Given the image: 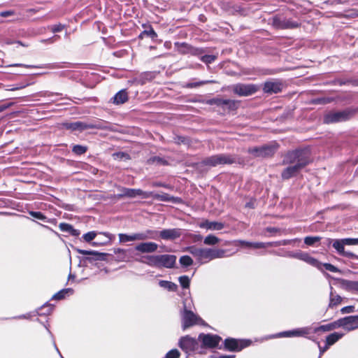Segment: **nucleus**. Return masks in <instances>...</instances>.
I'll return each mask as SVG.
<instances>
[{"label":"nucleus","mask_w":358,"mask_h":358,"mask_svg":"<svg viewBox=\"0 0 358 358\" xmlns=\"http://www.w3.org/2000/svg\"><path fill=\"white\" fill-rule=\"evenodd\" d=\"M13 66H23L28 69H38L40 68L39 66L37 65H27V64H15L12 65Z\"/></svg>","instance_id":"obj_55"},{"label":"nucleus","mask_w":358,"mask_h":358,"mask_svg":"<svg viewBox=\"0 0 358 358\" xmlns=\"http://www.w3.org/2000/svg\"><path fill=\"white\" fill-rule=\"evenodd\" d=\"M199 340L206 347L215 348L219 344L221 338L216 335L201 334L199 336Z\"/></svg>","instance_id":"obj_13"},{"label":"nucleus","mask_w":358,"mask_h":358,"mask_svg":"<svg viewBox=\"0 0 358 358\" xmlns=\"http://www.w3.org/2000/svg\"><path fill=\"white\" fill-rule=\"evenodd\" d=\"M76 251L78 253L83 255H90V257H87L86 260L91 263L95 261H103L108 256V254L106 253L99 252L93 250L76 249Z\"/></svg>","instance_id":"obj_12"},{"label":"nucleus","mask_w":358,"mask_h":358,"mask_svg":"<svg viewBox=\"0 0 358 358\" xmlns=\"http://www.w3.org/2000/svg\"><path fill=\"white\" fill-rule=\"evenodd\" d=\"M129 190V188H122L121 189V193L118 194L119 197H126V191Z\"/></svg>","instance_id":"obj_58"},{"label":"nucleus","mask_w":358,"mask_h":358,"mask_svg":"<svg viewBox=\"0 0 358 358\" xmlns=\"http://www.w3.org/2000/svg\"><path fill=\"white\" fill-rule=\"evenodd\" d=\"M341 301H342L341 296L339 295H337V294H334V293L331 291L330 293V301H329V307L333 308V307L340 304L341 303Z\"/></svg>","instance_id":"obj_34"},{"label":"nucleus","mask_w":358,"mask_h":358,"mask_svg":"<svg viewBox=\"0 0 358 358\" xmlns=\"http://www.w3.org/2000/svg\"><path fill=\"white\" fill-rule=\"evenodd\" d=\"M290 159L289 165L282 173V177L285 180L294 176L301 169L310 163L306 158Z\"/></svg>","instance_id":"obj_4"},{"label":"nucleus","mask_w":358,"mask_h":358,"mask_svg":"<svg viewBox=\"0 0 358 358\" xmlns=\"http://www.w3.org/2000/svg\"><path fill=\"white\" fill-rule=\"evenodd\" d=\"M13 105V103L10 102L8 103L1 104L0 105V113L3 112V110H6L7 108L11 107Z\"/></svg>","instance_id":"obj_56"},{"label":"nucleus","mask_w":358,"mask_h":358,"mask_svg":"<svg viewBox=\"0 0 358 358\" xmlns=\"http://www.w3.org/2000/svg\"><path fill=\"white\" fill-rule=\"evenodd\" d=\"M150 197H152L158 201L171 202L173 203H178L182 201V200L180 198L174 197V196H171L166 193L153 194L152 192V196Z\"/></svg>","instance_id":"obj_19"},{"label":"nucleus","mask_w":358,"mask_h":358,"mask_svg":"<svg viewBox=\"0 0 358 358\" xmlns=\"http://www.w3.org/2000/svg\"><path fill=\"white\" fill-rule=\"evenodd\" d=\"M69 291V289L62 290L54 295L53 298L55 299H62L64 297V294Z\"/></svg>","instance_id":"obj_54"},{"label":"nucleus","mask_w":358,"mask_h":358,"mask_svg":"<svg viewBox=\"0 0 358 358\" xmlns=\"http://www.w3.org/2000/svg\"><path fill=\"white\" fill-rule=\"evenodd\" d=\"M343 334H340L338 332H334L333 334H329L327 337L326 346L322 350H321V352H324L329 348V346L334 344L336 341H338L340 338H341L343 337Z\"/></svg>","instance_id":"obj_26"},{"label":"nucleus","mask_w":358,"mask_h":358,"mask_svg":"<svg viewBox=\"0 0 358 358\" xmlns=\"http://www.w3.org/2000/svg\"><path fill=\"white\" fill-rule=\"evenodd\" d=\"M331 101L330 98L322 97V98H316L311 101V103L313 104H327L329 103Z\"/></svg>","instance_id":"obj_42"},{"label":"nucleus","mask_w":358,"mask_h":358,"mask_svg":"<svg viewBox=\"0 0 358 358\" xmlns=\"http://www.w3.org/2000/svg\"><path fill=\"white\" fill-rule=\"evenodd\" d=\"M193 255L195 259L201 264H206L215 259L225 257V250L215 248H200L196 245L189 246L184 249Z\"/></svg>","instance_id":"obj_1"},{"label":"nucleus","mask_w":358,"mask_h":358,"mask_svg":"<svg viewBox=\"0 0 358 358\" xmlns=\"http://www.w3.org/2000/svg\"><path fill=\"white\" fill-rule=\"evenodd\" d=\"M157 232V236H159L162 239L166 241L175 240L181 235V231L179 229H166Z\"/></svg>","instance_id":"obj_14"},{"label":"nucleus","mask_w":358,"mask_h":358,"mask_svg":"<svg viewBox=\"0 0 358 358\" xmlns=\"http://www.w3.org/2000/svg\"><path fill=\"white\" fill-rule=\"evenodd\" d=\"M299 27V24L289 20H285L282 22V27L283 29H294Z\"/></svg>","instance_id":"obj_38"},{"label":"nucleus","mask_w":358,"mask_h":358,"mask_svg":"<svg viewBox=\"0 0 358 358\" xmlns=\"http://www.w3.org/2000/svg\"><path fill=\"white\" fill-rule=\"evenodd\" d=\"M121 155L120 157H129L127 154H125L124 152H122V153H114L113 155V157H119V155Z\"/></svg>","instance_id":"obj_61"},{"label":"nucleus","mask_w":358,"mask_h":358,"mask_svg":"<svg viewBox=\"0 0 358 358\" xmlns=\"http://www.w3.org/2000/svg\"><path fill=\"white\" fill-rule=\"evenodd\" d=\"M140 262L152 267L171 268L176 264V256L173 255H148Z\"/></svg>","instance_id":"obj_2"},{"label":"nucleus","mask_w":358,"mask_h":358,"mask_svg":"<svg viewBox=\"0 0 358 358\" xmlns=\"http://www.w3.org/2000/svg\"><path fill=\"white\" fill-rule=\"evenodd\" d=\"M96 236V233L95 231H90L87 234H85L83 236V238L86 242H90L91 241L94 239Z\"/></svg>","instance_id":"obj_47"},{"label":"nucleus","mask_w":358,"mask_h":358,"mask_svg":"<svg viewBox=\"0 0 358 358\" xmlns=\"http://www.w3.org/2000/svg\"><path fill=\"white\" fill-rule=\"evenodd\" d=\"M64 26L62 24H55L51 27V31L53 33L60 32L63 30Z\"/></svg>","instance_id":"obj_51"},{"label":"nucleus","mask_w":358,"mask_h":358,"mask_svg":"<svg viewBox=\"0 0 358 358\" xmlns=\"http://www.w3.org/2000/svg\"><path fill=\"white\" fill-rule=\"evenodd\" d=\"M331 241L333 242V247L336 250L339 255L348 258H355L358 259V255H356L352 252L345 251L344 248L345 245H358V238L336 239Z\"/></svg>","instance_id":"obj_5"},{"label":"nucleus","mask_w":358,"mask_h":358,"mask_svg":"<svg viewBox=\"0 0 358 358\" xmlns=\"http://www.w3.org/2000/svg\"><path fill=\"white\" fill-rule=\"evenodd\" d=\"M220 241V238H218L217 236L210 234L204 238L203 243L207 245H215L219 243Z\"/></svg>","instance_id":"obj_35"},{"label":"nucleus","mask_w":358,"mask_h":358,"mask_svg":"<svg viewBox=\"0 0 358 358\" xmlns=\"http://www.w3.org/2000/svg\"><path fill=\"white\" fill-rule=\"evenodd\" d=\"M174 142L178 145L180 144H188L189 139L187 137L182 136H176L173 138Z\"/></svg>","instance_id":"obj_44"},{"label":"nucleus","mask_w":358,"mask_h":358,"mask_svg":"<svg viewBox=\"0 0 358 358\" xmlns=\"http://www.w3.org/2000/svg\"><path fill=\"white\" fill-rule=\"evenodd\" d=\"M29 215H31L33 217L38 220H45L46 219V217L41 212L31 211L29 212Z\"/></svg>","instance_id":"obj_50"},{"label":"nucleus","mask_w":358,"mask_h":358,"mask_svg":"<svg viewBox=\"0 0 358 358\" xmlns=\"http://www.w3.org/2000/svg\"><path fill=\"white\" fill-rule=\"evenodd\" d=\"M339 327L338 326V321L336 320L331 324H328L326 325H322L320 327H317L315 329V332H317L318 331H329L333 329H335L336 328Z\"/></svg>","instance_id":"obj_32"},{"label":"nucleus","mask_w":358,"mask_h":358,"mask_svg":"<svg viewBox=\"0 0 358 358\" xmlns=\"http://www.w3.org/2000/svg\"><path fill=\"white\" fill-rule=\"evenodd\" d=\"M309 328H301L293 331L283 332L282 334L286 336H303L308 334L310 331Z\"/></svg>","instance_id":"obj_29"},{"label":"nucleus","mask_w":358,"mask_h":358,"mask_svg":"<svg viewBox=\"0 0 358 358\" xmlns=\"http://www.w3.org/2000/svg\"><path fill=\"white\" fill-rule=\"evenodd\" d=\"M355 307L352 306H345L341 308V312L343 314L353 313Z\"/></svg>","instance_id":"obj_52"},{"label":"nucleus","mask_w":358,"mask_h":358,"mask_svg":"<svg viewBox=\"0 0 358 358\" xmlns=\"http://www.w3.org/2000/svg\"><path fill=\"white\" fill-rule=\"evenodd\" d=\"M259 90V87L257 85L249 83H237L232 86V91L234 94L239 96H249Z\"/></svg>","instance_id":"obj_9"},{"label":"nucleus","mask_w":358,"mask_h":358,"mask_svg":"<svg viewBox=\"0 0 358 358\" xmlns=\"http://www.w3.org/2000/svg\"><path fill=\"white\" fill-rule=\"evenodd\" d=\"M224 345L230 351H240L247 346L248 343H245L243 341L239 342L234 338H227L224 341Z\"/></svg>","instance_id":"obj_18"},{"label":"nucleus","mask_w":358,"mask_h":358,"mask_svg":"<svg viewBox=\"0 0 358 358\" xmlns=\"http://www.w3.org/2000/svg\"><path fill=\"white\" fill-rule=\"evenodd\" d=\"M153 186H164V185H162L161 183H153Z\"/></svg>","instance_id":"obj_64"},{"label":"nucleus","mask_w":358,"mask_h":358,"mask_svg":"<svg viewBox=\"0 0 358 358\" xmlns=\"http://www.w3.org/2000/svg\"><path fill=\"white\" fill-rule=\"evenodd\" d=\"M239 103L240 101L238 100L224 99L223 106H226L229 110H236L239 107Z\"/></svg>","instance_id":"obj_31"},{"label":"nucleus","mask_w":358,"mask_h":358,"mask_svg":"<svg viewBox=\"0 0 358 358\" xmlns=\"http://www.w3.org/2000/svg\"><path fill=\"white\" fill-rule=\"evenodd\" d=\"M157 231L146 230L143 232L134 233L131 235L125 234H119V240L121 243L131 242L135 241H145L147 239L157 238Z\"/></svg>","instance_id":"obj_6"},{"label":"nucleus","mask_w":358,"mask_h":358,"mask_svg":"<svg viewBox=\"0 0 358 358\" xmlns=\"http://www.w3.org/2000/svg\"><path fill=\"white\" fill-rule=\"evenodd\" d=\"M179 282L183 288H188L189 286V278L187 275L180 276Z\"/></svg>","instance_id":"obj_46"},{"label":"nucleus","mask_w":358,"mask_h":358,"mask_svg":"<svg viewBox=\"0 0 358 358\" xmlns=\"http://www.w3.org/2000/svg\"><path fill=\"white\" fill-rule=\"evenodd\" d=\"M158 245L154 242H141L136 245L135 250L141 253H152L157 251Z\"/></svg>","instance_id":"obj_15"},{"label":"nucleus","mask_w":358,"mask_h":358,"mask_svg":"<svg viewBox=\"0 0 358 358\" xmlns=\"http://www.w3.org/2000/svg\"><path fill=\"white\" fill-rule=\"evenodd\" d=\"M179 345L182 349L187 352L192 351L196 348L197 343L194 338L189 336H186L180 340Z\"/></svg>","instance_id":"obj_17"},{"label":"nucleus","mask_w":358,"mask_h":358,"mask_svg":"<svg viewBox=\"0 0 358 358\" xmlns=\"http://www.w3.org/2000/svg\"><path fill=\"white\" fill-rule=\"evenodd\" d=\"M294 257H295L299 259H301L314 266H318V265H319V262H317V260L315 259V258L310 257L307 253L297 254V255H294Z\"/></svg>","instance_id":"obj_27"},{"label":"nucleus","mask_w":358,"mask_h":358,"mask_svg":"<svg viewBox=\"0 0 358 358\" xmlns=\"http://www.w3.org/2000/svg\"><path fill=\"white\" fill-rule=\"evenodd\" d=\"M13 14V12H12V11H3V12L1 13V16L6 17L10 16Z\"/></svg>","instance_id":"obj_57"},{"label":"nucleus","mask_w":358,"mask_h":358,"mask_svg":"<svg viewBox=\"0 0 358 358\" xmlns=\"http://www.w3.org/2000/svg\"><path fill=\"white\" fill-rule=\"evenodd\" d=\"M179 262L184 266H189L193 264V259L188 255L182 256Z\"/></svg>","instance_id":"obj_41"},{"label":"nucleus","mask_w":358,"mask_h":358,"mask_svg":"<svg viewBox=\"0 0 358 358\" xmlns=\"http://www.w3.org/2000/svg\"><path fill=\"white\" fill-rule=\"evenodd\" d=\"M216 59H217V57L215 55H205L201 56V57H200V60L206 64H209L214 62Z\"/></svg>","instance_id":"obj_40"},{"label":"nucleus","mask_w":358,"mask_h":358,"mask_svg":"<svg viewBox=\"0 0 358 358\" xmlns=\"http://www.w3.org/2000/svg\"><path fill=\"white\" fill-rule=\"evenodd\" d=\"M206 164H210L211 166L217 164H232L234 160L232 158H213V160H208L205 162Z\"/></svg>","instance_id":"obj_30"},{"label":"nucleus","mask_w":358,"mask_h":358,"mask_svg":"<svg viewBox=\"0 0 358 358\" xmlns=\"http://www.w3.org/2000/svg\"><path fill=\"white\" fill-rule=\"evenodd\" d=\"M202 240V236L201 235H194V241H200Z\"/></svg>","instance_id":"obj_60"},{"label":"nucleus","mask_w":358,"mask_h":358,"mask_svg":"<svg viewBox=\"0 0 358 358\" xmlns=\"http://www.w3.org/2000/svg\"><path fill=\"white\" fill-rule=\"evenodd\" d=\"M220 358H234V355H224L220 356Z\"/></svg>","instance_id":"obj_62"},{"label":"nucleus","mask_w":358,"mask_h":358,"mask_svg":"<svg viewBox=\"0 0 358 358\" xmlns=\"http://www.w3.org/2000/svg\"><path fill=\"white\" fill-rule=\"evenodd\" d=\"M144 36H147L152 39H155L157 37V33L155 31L151 25L148 26V29H145L140 34L139 38H143Z\"/></svg>","instance_id":"obj_33"},{"label":"nucleus","mask_w":358,"mask_h":358,"mask_svg":"<svg viewBox=\"0 0 358 358\" xmlns=\"http://www.w3.org/2000/svg\"><path fill=\"white\" fill-rule=\"evenodd\" d=\"M87 150V147L81 145H76L73 146L72 151L76 155H84Z\"/></svg>","instance_id":"obj_37"},{"label":"nucleus","mask_w":358,"mask_h":358,"mask_svg":"<svg viewBox=\"0 0 358 358\" xmlns=\"http://www.w3.org/2000/svg\"><path fill=\"white\" fill-rule=\"evenodd\" d=\"M278 148L279 145L277 143L271 142L262 146L249 148L248 152L257 157H271L275 154Z\"/></svg>","instance_id":"obj_8"},{"label":"nucleus","mask_w":358,"mask_h":358,"mask_svg":"<svg viewBox=\"0 0 358 358\" xmlns=\"http://www.w3.org/2000/svg\"><path fill=\"white\" fill-rule=\"evenodd\" d=\"M182 46L185 48L184 53H189L194 56L200 57L205 52L202 48L192 47L185 43H182Z\"/></svg>","instance_id":"obj_25"},{"label":"nucleus","mask_w":358,"mask_h":358,"mask_svg":"<svg viewBox=\"0 0 358 358\" xmlns=\"http://www.w3.org/2000/svg\"><path fill=\"white\" fill-rule=\"evenodd\" d=\"M311 155V148L310 146L300 147L293 150L289 157H308Z\"/></svg>","instance_id":"obj_24"},{"label":"nucleus","mask_w":358,"mask_h":358,"mask_svg":"<svg viewBox=\"0 0 358 358\" xmlns=\"http://www.w3.org/2000/svg\"><path fill=\"white\" fill-rule=\"evenodd\" d=\"M339 327H343L345 330L350 331L358 328V315L348 316L338 320Z\"/></svg>","instance_id":"obj_11"},{"label":"nucleus","mask_w":358,"mask_h":358,"mask_svg":"<svg viewBox=\"0 0 358 358\" xmlns=\"http://www.w3.org/2000/svg\"><path fill=\"white\" fill-rule=\"evenodd\" d=\"M112 99L113 103L115 105H120L126 103L129 100V95L127 90H121L115 94Z\"/></svg>","instance_id":"obj_21"},{"label":"nucleus","mask_w":358,"mask_h":358,"mask_svg":"<svg viewBox=\"0 0 358 358\" xmlns=\"http://www.w3.org/2000/svg\"><path fill=\"white\" fill-rule=\"evenodd\" d=\"M155 162L157 163L162 164H165V161L163 160L162 158H154L153 162Z\"/></svg>","instance_id":"obj_59"},{"label":"nucleus","mask_w":358,"mask_h":358,"mask_svg":"<svg viewBox=\"0 0 358 358\" xmlns=\"http://www.w3.org/2000/svg\"><path fill=\"white\" fill-rule=\"evenodd\" d=\"M358 113L357 108H347L341 111L329 112L324 117V122L326 124H333L340 122H345L350 120Z\"/></svg>","instance_id":"obj_3"},{"label":"nucleus","mask_w":358,"mask_h":358,"mask_svg":"<svg viewBox=\"0 0 358 358\" xmlns=\"http://www.w3.org/2000/svg\"><path fill=\"white\" fill-rule=\"evenodd\" d=\"M159 285L160 287L167 289L169 291H176L177 289V285L169 281L160 280Z\"/></svg>","instance_id":"obj_36"},{"label":"nucleus","mask_w":358,"mask_h":358,"mask_svg":"<svg viewBox=\"0 0 358 358\" xmlns=\"http://www.w3.org/2000/svg\"><path fill=\"white\" fill-rule=\"evenodd\" d=\"M182 327L185 330L196 324H203V320L194 314L192 310H187L185 302H184V309L181 314Z\"/></svg>","instance_id":"obj_7"},{"label":"nucleus","mask_w":358,"mask_h":358,"mask_svg":"<svg viewBox=\"0 0 358 358\" xmlns=\"http://www.w3.org/2000/svg\"><path fill=\"white\" fill-rule=\"evenodd\" d=\"M239 244L242 246L247 247V248H266L267 246H272L273 243H251V242H247L243 241H240Z\"/></svg>","instance_id":"obj_28"},{"label":"nucleus","mask_w":358,"mask_h":358,"mask_svg":"<svg viewBox=\"0 0 358 358\" xmlns=\"http://www.w3.org/2000/svg\"><path fill=\"white\" fill-rule=\"evenodd\" d=\"M283 83L278 80H267L262 86V90L264 94H278L282 91Z\"/></svg>","instance_id":"obj_10"},{"label":"nucleus","mask_w":358,"mask_h":358,"mask_svg":"<svg viewBox=\"0 0 358 358\" xmlns=\"http://www.w3.org/2000/svg\"><path fill=\"white\" fill-rule=\"evenodd\" d=\"M215 83L216 82L214 80H203V81H199V82H196V83H189L186 85V87L187 88H194V87H200V86L206 85V84Z\"/></svg>","instance_id":"obj_39"},{"label":"nucleus","mask_w":358,"mask_h":358,"mask_svg":"<svg viewBox=\"0 0 358 358\" xmlns=\"http://www.w3.org/2000/svg\"><path fill=\"white\" fill-rule=\"evenodd\" d=\"M320 240L319 236H307L304 238V243L308 245H313Z\"/></svg>","instance_id":"obj_43"},{"label":"nucleus","mask_w":358,"mask_h":358,"mask_svg":"<svg viewBox=\"0 0 358 358\" xmlns=\"http://www.w3.org/2000/svg\"><path fill=\"white\" fill-rule=\"evenodd\" d=\"M64 126L66 129H71L72 131H84L89 129H95L98 128V127L93 124H87L83 122H76L71 123H66Z\"/></svg>","instance_id":"obj_16"},{"label":"nucleus","mask_w":358,"mask_h":358,"mask_svg":"<svg viewBox=\"0 0 358 358\" xmlns=\"http://www.w3.org/2000/svg\"><path fill=\"white\" fill-rule=\"evenodd\" d=\"M103 234L104 236H106V238H107L108 240H110V235H109L108 234H107V233H103Z\"/></svg>","instance_id":"obj_63"},{"label":"nucleus","mask_w":358,"mask_h":358,"mask_svg":"<svg viewBox=\"0 0 358 358\" xmlns=\"http://www.w3.org/2000/svg\"><path fill=\"white\" fill-rule=\"evenodd\" d=\"M340 286L345 290L348 292H358V281H351L344 279H338Z\"/></svg>","instance_id":"obj_20"},{"label":"nucleus","mask_w":358,"mask_h":358,"mask_svg":"<svg viewBox=\"0 0 358 358\" xmlns=\"http://www.w3.org/2000/svg\"><path fill=\"white\" fill-rule=\"evenodd\" d=\"M59 227V229L63 231L70 232L71 230H73L72 226L67 223H60Z\"/></svg>","instance_id":"obj_49"},{"label":"nucleus","mask_w":358,"mask_h":358,"mask_svg":"<svg viewBox=\"0 0 358 358\" xmlns=\"http://www.w3.org/2000/svg\"><path fill=\"white\" fill-rule=\"evenodd\" d=\"M324 267L331 272H338V268L331 264H324Z\"/></svg>","instance_id":"obj_53"},{"label":"nucleus","mask_w":358,"mask_h":358,"mask_svg":"<svg viewBox=\"0 0 358 358\" xmlns=\"http://www.w3.org/2000/svg\"><path fill=\"white\" fill-rule=\"evenodd\" d=\"M199 227L210 230H221L224 228V224L222 222L206 220L200 223Z\"/></svg>","instance_id":"obj_23"},{"label":"nucleus","mask_w":358,"mask_h":358,"mask_svg":"<svg viewBox=\"0 0 358 358\" xmlns=\"http://www.w3.org/2000/svg\"><path fill=\"white\" fill-rule=\"evenodd\" d=\"M224 100V99H221V98H213V99H209L207 101V103L210 105H216L217 106H223Z\"/></svg>","instance_id":"obj_45"},{"label":"nucleus","mask_w":358,"mask_h":358,"mask_svg":"<svg viewBox=\"0 0 358 358\" xmlns=\"http://www.w3.org/2000/svg\"><path fill=\"white\" fill-rule=\"evenodd\" d=\"M152 196V192H143L140 189H129L126 191V197L134 198L136 196H141L143 199L150 198Z\"/></svg>","instance_id":"obj_22"},{"label":"nucleus","mask_w":358,"mask_h":358,"mask_svg":"<svg viewBox=\"0 0 358 358\" xmlns=\"http://www.w3.org/2000/svg\"><path fill=\"white\" fill-rule=\"evenodd\" d=\"M180 355V353L177 349H173L167 352L165 358H178Z\"/></svg>","instance_id":"obj_48"}]
</instances>
